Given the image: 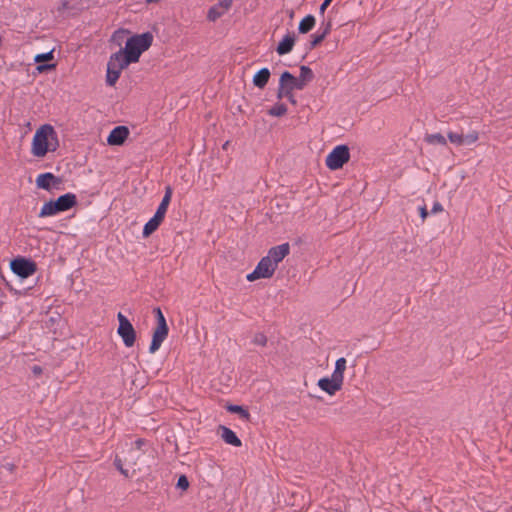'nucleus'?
<instances>
[{"mask_svg":"<svg viewBox=\"0 0 512 512\" xmlns=\"http://www.w3.org/2000/svg\"><path fill=\"white\" fill-rule=\"evenodd\" d=\"M59 147L58 134L50 124L41 125L35 132L31 143V154L43 158L49 152H55Z\"/></svg>","mask_w":512,"mask_h":512,"instance_id":"nucleus-1","label":"nucleus"},{"mask_svg":"<svg viewBox=\"0 0 512 512\" xmlns=\"http://www.w3.org/2000/svg\"><path fill=\"white\" fill-rule=\"evenodd\" d=\"M153 37L150 33H143L130 37L125 44L124 51L134 63L139 60L140 55L147 50Z\"/></svg>","mask_w":512,"mask_h":512,"instance_id":"nucleus-2","label":"nucleus"},{"mask_svg":"<svg viewBox=\"0 0 512 512\" xmlns=\"http://www.w3.org/2000/svg\"><path fill=\"white\" fill-rule=\"evenodd\" d=\"M350 159V151L347 145L336 146L326 157V166L331 170H338Z\"/></svg>","mask_w":512,"mask_h":512,"instance_id":"nucleus-3","label":"nucleus"},{"mask_svg":"<svg viewBox=\"0 0 512 512\" xmlns=\"http://www.w3.org/2000/svg\"><path fill=\"white\" fill-rule=\"evenodd\" d=\"M117 319L119 326L117 329L118 335L122 338L123 343L126 347H132L136 340V333L134 327L128 320V318L121 312L118 313Z\"/></svg>","mask_w":512,"mask_h":512,"instance_id":"nucleus-4","label":"nucleus"},{"mask_svg":"<svg viewBox=\"0 0 512 512\" xmlns=\"http://www.w3.org/2000/svg\"><path fill=\"white\" fill-rule=\"evenodd\" d=\"M276 269L277 267H274L269 258L265 256L261 258L256 268L253 270V272L247 275L246 279L249 282H253L261 278H271L274 275Z\"/></svg>","mask_w":512,"mask_h":512,"instance_id":"nucleus-5","label":"nucleus"},{"mask_svg":"<svg viewBox=\"0 0 512 512\" xmlns=\"http://www.w3.org/2000/svg\"><path fill=\"white\" fill-rule=\"evenodd\" d=\"M13 273L21 278H27L36 272V265L33 261L25 258H16L10 263Z\"/></svg>","mask_w":512,"mask_h":512,"instance_id":"nucleus-6","label":"nucleus"},{"mask_svg":"<svg viewBox=\"0 0 512 512\" xmlns=\"http://www.w3.org/2000/svg\"><path fill=\"white\" fill-rule=\"evenodd\" d=\"M232 4L233 0H219L215 5H213L208 10V20L215 22L217 19H219L228 12V10L232 7Z\"/></svg>","mask_w":512,"mask_h":512,"instance_id":"nucleus-7","label":"nucleus"},{"mask_svg":"<svg viewBox=\"0 0 512 512\" xmlns=\"http://www.w3.org/2000/svg\"><path fill=\"white\" fill-rule=\"evenodd\" d=\"M289 252V243H283L270 248L266 257L269 258L274 267H278V264L289 254Z\"/></svg>","mask_w":512,"mask_h":512,"instance_id":"nucleus-8","label":"nucleus"},{"mask_svg":"<svg viewBox=\"0 0 512 512\" xmlns=\"http://www.w3.org/2000/svg\"><path fill=\"white\" fill-rule=\"evenodd\" d=\"M130 134L126 126H117L112 129L107 137V143L111 146H120L124 144Z\"/></svg>","mask_w":512,"mask_h":512,"instance_id":"nucleus-9","label":"nucleus"},{"mask_svg":"<svg viewBox=\"0 0 512 512\" xmlns=\"http://www.w3.org/2000/svg\"><path fill=\"white\" fill-rule=\"evenodd\" d=\"M131 63L134 62L130 60L124 49H121L110 57L107 65L114 69L123 70Z\"/></svg>","mask_w":512,"mask_h":512,"instance_id":"nucleus-10","label":"nucleus"},{"mask_svg":"<svg viewBox=\"0 0 512 512\" xmlns=\"http://www.w3.org/2000/svg\"><path fill=\"white\" fill-rule=\"evenodd\" d=\"M279 84L282 86V88H287L290 90H302L305 87L298 77H295L288 71H284L281 74Z\"/></svg>","mask_w":512,"mask_h":512,"instance_id":"nucleus-11","label":"nucleus"},{"mask_svg":"<svg viewBox=\"0 0 512 512\" xmlns=\"http://www.w3.org/2000/svg\"><path fill=\"white\" fill-rule=\"evenodd\" d=\"M59 212H64L71 209L77 202L76 196L73 193H66L54 201Z\"/></svg>","mask_w":512,"mask_h":512,"instance_id":"nucleus-12","label":"nucleus"},{"mask_svg":"<svg viewBox=\"0 0 512 512\" xmlns=\"http://www.w3.org/2000/svg\"><path fill=\"white\" fill-rule=\"evenodd\" d=\"M219 431L221 432L220 436H221V438L223 439V441L225 443H227L229 445H232V446H235V447H240L242 445V442L239 439V437L230 428H228L226 426H223V425H220L219 426Z\"/></svg>","mask_w":512,"mask_h":512,"instance_id":"nucleus-13","label":"nucleus"},{"mask_svg":"<svg viewBox=\"0 0 512 512\" xmlns=\"http://www.w3.org/2000/svg\"><path fill=\"white\" fill-rule=\"evenodd\" d=\"M295 40H296L295 34H293V33L286 34L284 36V38L282 39V41H280V43L278 44V46L276 48V52L279 55H285V54L290 53L295 44Z\"/></svg>","mask_w":512,"mask_h":512,"instance_id":"nucleus-14","label":"nucleus"},{"mask_svg":"<svg viewBox=\"0 0 512 512\" xmlns=\"http://www.w3.org/2000/svg\"><path fill=\"white\" fill-rule=\"evenodd\" d=\"M153 312L155 314V317L157 319V327L154 330L153 333V339L149 348V351L151 353H154L158 350L160 347V307H156L153 309Z\"/></svg>","mask_w":512,"mask_h":512,"instance_id":"nucleus-15","label":"nucleus"},{"mask_svg":"<svg viewBox=\"0 0 512 512\" xmlns=\"http://www.w3.org/2000/svg\"><path fill=\"white\" fill-rule=\"evenodd\" d=\"M318 386L321 390L325 391L329 395H334L342 388L337 384V382L327 377L319 379Z\"/></svg>","mask_w":512,"mask_h":512,"instance_id":"nucleus-16","label":"nucleus"},{"mask_svg":"<svg viewBox=\"0 0 512 512\" xmlns=\"http://www.w3.org/2000/svg\"><path fill=\"white\" fill-rule=\"evenodd\" d=\"M58 181L52 173L39 174L36 178V185L38 188L49 190L53 184Z\"/></svg>","mask_w":512,"mask_h":512,"instance_id":"nucleus-17","label":"nucleus"},{"mask_svg":"<svg viewBox=\"0 0 512 512\" xmlns=\"http://www.w3.org/2000/svg\"><path fill=\"white\" fill-rule=\"evenodd\" d=\"M160 225V206L156 209L154 216L145 224L143 229L144 237L152 234Z\"/></svg>","mask_w":512,"mask_h":512,"instance_id":"nucleus-18","label":"nucleus"},{"mask_svg":"<svg viewBox=\"0 0 512 512\" xmlns=\"http://www.w3.org/2000/svg\"><path fill=\"white\" fill-rule=\"evenodd\" d=\"M270 78V71L268 68H262L260 69L253 77V84L262 89L264 88Z\"/></svg>","mask_w":512,"mask_h":512,"instance_id":"nucleus-19","label":"nucleus"},{"mask_svg":"<svg viewBox=\"0 0 512 512\" xmlns=\"http://www.w3.org/2000/svg\"><path fill=\"white\" fill-rule=\"evenodd\" d=\"M315 26V17L313 15H307L304 17L298 26V31L301 34H306L313 29Z\"/></svg>","mask_w":512,"mask_h":512,"instance_id":"nucleus-20","label":"nucleus"},{"mask_svg":"<svg viewBox=\"0 0 512 512\" xmlns=\"http://www.w3.org/2000/svg\"><path fill=\"white\" fill-rule=\"evenodd\" d=\"M58 213H60V212L57 210L55 202L49 201V202L44 203V205L42 206V208L39 212V217L54 216Z\"/></svg>","mask_w":512,"mask_h":512,"instance_id":"nucleus-21","label":"nucleus"},{"mask_svg":"<svg viewBox=\"0 0 512 512\" xmlns=\"http://www.w3.org/2000/svg\"><path fill=\"white\" fill-rule=\"evenodd\" d=\"M298 78L303 83V85L306 86L307 83L313 80L314 73L308 66L302 65L300 67V75Z\"/></svg>","mask_w":512,"mask_h":512,"instance_id":"nucleus-22","label":"nucleus"},{"mask_svg":"<svg viewBox=\"0 0 512 512\" xmlns=\"http://www.w3.org/2000/svg\"><path fill=\"white\" fill-rule=\"evenodd\" d=\"M121 71L107 65L106 83L109 86H114L120 77Z\"/></svg>","mask_w":512,"mask_h":512,"instance_id":"nucleus-23","label":"nucleus"},{"mask_svg":"<svg viewBox=\"0 0 512 512\" xmlns=\"http://www.w3.org/2000/svg\"><path fill=\"white\" fill-rule=\"evenodd\" d=\"M277 98L278 99L286 98L293 105H295L297 103L296 99L293 95V90H290L287 88H282V86L280 84H279L278 90H277Z\"/></svg>","mask_w":512,"mask_h":512,"instance_id":"nucleus-24","label":"nucleus"},{"mask_svg":"<svg viewBox=\"0 0 512 512\" xmlns=\"http://www.w3.org/2000/svg\"><path fill=\"white\" fill-rule=\"evenodd\" d=\"M286 112H287V107L283 103H276L273 107H271L268 110V114L270 116H274V117L283 116L286 114Z\"/></svg>","mask_w":512,"mask_h":512,"instance_id":"nucleus-25","label":"nucleus"},{"mask_svg":"<svg viewBox=\"0 0 512 512\" xmlns=\"http://www.w3.org/2000/svg\"><path fill=\"white\" fill-rule=\"evenodd\" d=\"M425 141L429 144H439V145H446L447 141L446 138L440 134H429L425 137Z\"/></svg>","mask_w":512,"mask_h":512,"instance_id":"nucleus-26","label":"nucleus"},{"mask_svg":"<svg viewBox=\"0 0 512 512\" xmlns=\"http://www.w3.org/2000/svg\"><path fill=\"white\" fill-rule=\"evenodd\" d=\"M227 410L229 412L239 414L241 418L246 419V420L249 419V417H250L249 412L246 409H244L242 406H239V405H230L227 407Z\"/></svg>","mask_w":512,"mask_h":512,"instance_id":"nucleus-27","label":"nucleus"},{"mask_svg":"<svg viewBox=\"0 0 512 512\" xmlns=\"http://www.w3.org/2000/svg\"><path fill=\"white\" fill-rule=\"evenodd\" d=\"M171 195H172V189L170 186H167L165 188V194L162 197V219L164 218V214H165L167 206L170 202Z\"/></svg>","mask_w":512,"mask_h":512,"instance_id":"nucleus-28","label":"nucleus"},{"mask_svg":"<svg viewBox=\"0 0 512 512\" xmlns=\"http://www.w3.org/2000/svg\"><path fill=\"white\" fill-rule=\"evenodd\" d=\"M462 139L463 145H471L479 139V134L477 131H472L466 135L462 134Z\"/></svg>","mask_w":512,"mask_h":512,"instance_id":"nucleus-29","label":"nucleus"},{"mask_svg":"<svg viewBox=\"0 0 512 512\" xmlns=\"http://www.w3.org/2000/svg\"><path fill=\"white\" fill-rule=\"evenodd\" d=\"M311 41H310V45H309V49H313L315 48L317 45H319L326 37L320 32V30L313 34L311 36Z\"/></svg>","mask_w":512,"mask_h":512,"instance_id":"nucleus-30","label":"nucleus"},{"mask_svg":"<svg viewBox=\"0 0 512 512\" xmlns=\"http://www.w3.org/2000/svg\"><path fill=\"white\" fill-rule=\"evenodd\" d=\"M447 137L451 143L459 145V146L463 145L462 134L448 132Z\"/></svg>","mask_w":512,"mask_h":512,"instance_id":"nucleus-31","label":"nucleus"},{"mask_svg":"<svg viewBox=\"0 0 512 512\" xmlns=\"http://www.w3.org/2000/svg\"><path fill=\"white\" fill-rule=\"evenodd\" d=\"M267 341V337L263 333H256L252 339L253 344L259 346H265Z\"/></svg>","mask_w":512,"mask_h":512,"instance_id":"nucleus-32","label":"nucleus"},{"mask_svg":"<svg viewBox=\"0 0 512 512\" xmlns=\"http://www.w3.org/2000/svg\"><path fill=\"white\" fill-rule=\"evenodd\" d=\"M52 59H53V51H49V52L42 53V54H37L34 57V61L36 63H40V62H43V61H49V60H52Z\"/></svg>","mask_w":512,"mask_h":512,"instance_id":"nucleus-33","label":"nucleus"},{"mask_svg":"<svg viewBox=\"0 0 512 512\" xmlns=\"http://www.w3.org/2000/svg\"><path fill=\"white\" fill-rule=\"evenodd\" d=\"M331 379L334 380L335 382H337V384L342 387L343 381H344V373L334 369V371L331 375Z\"/></svg>","mask_w":512,"mask_h":512,"instance_id":"nucleus-34","label":"nucleus"},{"mask_svg":"<svg viewBox=\"0 0 512 512\" xmlns=\"http://www.w3.org/2000/svg\"><path fill=\"white\" fill-rule=\"evenodd\" d=\"M346 359L344 357H341L339 359L336 360V363H335V370L337 371H341V372H345L346 370Z\"/></svg>","mask_w":512,"mask_h":512,"instance_id":"nucleus-35","label":"nucleus"},{"mask_svg":"<svg viewBox=\"0 0 512 512\" xmlns=\"http://www.w3.org/2000/svg\"><path fill=\"white\" fill-rule=\"evenodd\" d=\"M177 487L186 490L189 487V481L185 475H181L178 478Z\"/></svg>","mask_w":512,"mask_h":512,"instance_id":"nucleus-36","label":"nucleus"},{"mask_svg":"<svg viewBox=\"0 0 512 512\" xmlns=\"http://www.w3.org/2000/svg\"><path fill=\"white\" fill-rule=\"evenodd\" d=\"M115 465H116L117 469L121 472V474H123L125 477L129 476L128 470L124 469L122 460L119 457H116Z\"/></svg>","mask_w":512,"mask_h":512,"instance_id":"nucleus-37","label":"nucleus"},{"mask_svg":"<svg viewBox=\"0 0 512 512\" xmlns=\"http://www.w3.org/2000/svg\"><path fill=\"white\" fill-rule=\"evenodd\" d=\"M320 29H322L321 33H322L325 37H327V35L330 33V31H331V29H332V23H331V21H328V22H326V23H324V22H323V23H322V25H321V28H320Z\"/></svg>","mask_w":512,"mask_h":512,"instance_id":"nucleus-38","label":"nucleus"},{"mask_svg":"<svg viewBox=\"0 0 512 512\" xmlns=\"http://www.w3.org/2000/svg\"><path fill=\"white\" fill-rule=\"evenodd\" d=\"M168 331H169L168 325L166 323V320H165L164 316L162 315V341L168 335Z\"/></svg>","mask_w":512,"mask_h":512,"instance_id":"nucleus-39","label":"nucleus"},{"mask_svg":"<svg viewBox=\"0 0 512 512\" xmlns=\"http://www.w3.org/2000/svg\"><path fill=\"white\" fill-rule=\"evenodd\" d=\"M418 210H419V214H420V217H421V219H422V222H424V221H425V219H426V218H427V216H428L427 208H426V206H425V205H422V206H420V207L418 208Z\"/></svg>","mask_w":512,"mask_h":512,"instance_id":"nucleus-40","label":"nucleus"},{"mask_svg":"<svg viewBox=\"0 0 512 512\" xmlns=\"http://www.w3.org/2000/svg\"><path fill=\"white\" fill-rule=\"evenodd\" d=\"M442 211H443V206H442V204H441V203H439V202H435V203L433 204L432 209H431V213H432V214H436V213H439V212H442Z\"/></svg>","mask_w":512,"mask_h":512,"instance_id":"nucleus-41","label":"nucleus"},{"mask_svg":"<svg viewBox=\"0 0 512 512\" xmlns=\"http://www.w3.org/2000/svg\"><path fill=\"white\" fill-rule=\"evenodd\" d=\"M332 2V0H324L323 3L320 5V8H319V12L320 14H324L325 10L327 9V7L330 5V3Z\"/></svg>","mask_w":512,"mask_h":512,"instance_id":"nucleus-42","label":"nucleus"},{"mask_svg":"<svg viewBox=\"0 0 512 512\" xmlns=\"http://www.w3.org/2000/svg\"><path fill=\"white\" fill-rule=\"evenodd\" d=\"M134 443L136 445V449L140 450L141 446L143 445V441L139 439V440H136Z\"/></svg>","mask_w":512,"mask_h":512,"instance_id":"nucleus-43","label":"nucleus"},{"mask_svg":"<svg viewBox=\"0 0 512 512\" xmlns=\"http://www.w3.org/2000/svg\"><path fill=\"white\" fill-rule=\"evenodd\" d=\"M32 370L35 374H40L42 371L41 367L39 366H34Z\"/></svg>","mask_w":512,"mask_h":512,"instance_id":"nucleus-44","label":"nucleus"},{"mask_svg":"<svg viewBox=\"0 0 512 512\" xmlns=\"http://www.w3.org/2000/svg\"><path fill=\"white\" fill-rule=\"evenodd\" d=\"M5 467H6L9 471H12V469H13V466H12L11 464H7Z\"/></svg>","mask_w":512,"mask_h":512,"instance_id":"nucleus-45","label":"nucleus"},{"mask_svg":"<svg viewBox=\"0 0 512 512\" xmlns=\"http://www.w3.org/2000/svg\"><path fill=\"white\" fill-rule=\"evenodd\" d=\"M124 33V31H119L115 33V37L119 36L120 34Z\"/></svg>","mask_w":512,"mask_h":512,"instance_id":"nucleus-46","label":"nucleus"},{"mask_svg":"<svg viewBox=\"0 0 512 512\" xmlns=\"http://www.w3.org/2000/svg\"><path fill=\"white\" fill-rule=\"evenodd\" d=\"M48 66H39L38 69L42 71L43 69L47 68Z\"/></svg>","mask_w":512,"mask_h":512,"instance_id":"nucleus-47","label":"nucleus"},{"mask_svg":"<svg viewBox=\"0 0 512 512\" xmlns=\"http://www.w3.org/2000/svg\"><path fill=\"white\" fill-rule=\"evenodd\" d=\"M228 144H229V142L227 141V142L223 145V149L228 148Z\"/></svg>","mask_w":512,"mask_h":512,"instance_id":"nucleus-48","label":"nucleus"}]
</instances>
